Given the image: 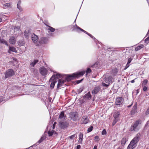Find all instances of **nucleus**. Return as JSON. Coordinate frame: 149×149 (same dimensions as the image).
I'll use <instances>...</instances> for the list:
<instances>
[{
	"mask_svg": "<svg viewBox=\"0 0 149 149\" xmlns=\"http://www.w3.org/2000/svg\"><path fill=\"white\" fill-rule=\"evenodd\" d=\"M2 19L0 18V22H2Z\"/></svg>",
	"mask_w": 149,
	"mask_h": 149,
	"instance_id": "55",
	"label": "nucleus"
},
{
	"mask_svg": "<svg viewBox=\"0 0 149 149\" xmlns=\"http://www.w3.org/2000/svg\"><path fill=\"white\" fill-rule=\"evenodd\" d=\"M118 119L117 118L115 119L114 118V119L113 121V125H115L116 123V122L118 121Z\"/></svg>",
	"mask_w": 149,
	"mask_h": 149,
	"instance_id": "40",
	"label": "nucleus"
},
{
	"mask_svg": "<svg viewBox=\"0 0 149 149\" xmlns=\"http://www.w3.org/2000/svg\"><path fill=\"white\" fill-rule=\"evenodd\" d=\"M124 101V99L122 97H118L116 99V104L118 105L122 104Z\"/></svg>",
	"mask_w": 149,
	"mask_h": 149,
	"instance_id": "7",
	"label": "nucleus"
},
{
	"mask_svg": "<svg viewBox=\"0 0 149 149\" xmlns=\"http://www.w3.org/2000/svg\"><path fill=\"white\" fill-rule=\"evenodd\" d=\"M81 148V146L79 145H78L77 147V149H80Z\"/></svg>",
	"mask_w": 149,
	"mask_h": 149,
	"instance_id": "51",
	"label": "nucleus"
},
{
	"mask_svg": "<svg viewBox=\"0 0 149 149\" xmlns=\"http://www.w3.org/2000/svg\"><path fill=\"white\" fill-rule=\"evenodd\" d=\"M56 123V122H54L53 125V129H54L55 127V125Z\"/></svg>",
	"mask_w": 149,
	"mask_h": 149,
	"instance_id": "49",
	"label": "nucleus"
},
{
	"mask_svg": "<svg viewBox=\"0 0 149 149\" xmlns=\"http://www.w3.org/2000/svg\"><path fill=\"white\" fill-rule=\"evenodd\" d=\"M59 125L61 128H64L68 126V124L66 122H60Z\"/></svg>",
	"mask_w": 149,
	"mask_h": 149,
	"instance_id": "12",
	"label": "nucleus"
},
{
	"mask_svg": "<svg viewBox=\"0 0 149 149\" xmlns=\"http://www.w3.org/2000/svg\"><path fill=\"white\" fill-rule=\"evenodd\" d=\"M40 71L41 74L42 75H46L47 73V70L45 68L43 67H41L40 68Z\"/></svg>",
	"mask_w": 149,
	"mask_h": 149,
	"instance_id": "8",
	"label": "nucleus"
},
{
	"mask_svg": "<svg viewBox=\"0 0 149 149\" xmlns=\"http://www.w3.org/2000/svg\"><path fill=\"white\" fill-rule=\"evenodd\" d=\"M143 46L144 45H140L138 46L137 47H136L135 50L136 51H138L143 48Z\"/></svg>",
	"mask_w": 149,
	"mask_h": 149,
	"instance_id": "29",
	"label": "nucleus"
},
{
	"mask_svg": "<svg viewBox=\"0 0 149 149\" xmlns=\"http://www.w3.org/2000/svg\"><path fill=\"white\" fill-rule=\"evenodd\" d=\"M83 134L82 133H80L79 135V140L78 142L80 143L81 144L83 141Z\"/></svg>",
	"mask_w": 149,
	"mask_h": 149,
	"instance_id": "24",
	"label": "nucleus"
},
{
	"mask_svg": "<svg viewBox=\"0 0 149 149\" xmlns=\"http://www.w3.org/2000/svg\"><path fill=\"white\" fill-rule=\"evenodd\" d=\"M94 139L95 141H98L99 140V137L98 136H95Z\"/></svg>",
	"mask_w": 149,
	"mask_h": 149,
	"instance_id": "42",
	"label": "nucleus"
},
{
	"mask_svg": "<svg viewBox=\"0 0 149 149\" xmlns=\"http://www.w3.org/2000/svg\"><path fill=\"white\" fill-rule=\"evenodd\" d=\"M126 138H123L121 140V144L123 145H124L126 142Z\"/></svg>",
	"mask_w": 149,
	"mask_h": 149,
	"instance_id": "33",
	"label": "nucleus"
},
{
	"mask_svg": "<svg viewBox=\"0 0 149 149\" xmlns=\"http://www.w3.org/2000/svg\"><path fill=\"white\" fill-rule=\"evenodd\" d=\"M48 29L49 30L51 31V32H53L54 31H55V29L52 28V27L49 26H48Z\"/></svg>",
	"mask_w": 149,
	"mask_h": 149,
	"instance_id": "35",
	"label": "nucleus"
},
{
	"mask_svg": "<svg viewBox=\"0 0 149 149\" xmlns=\"http://www.w3.org/2000/svg\"><path fill=\"white\" fill-rule=\"evenodd\" d=\"M91 70L90 68H88L86 71V75H87V74L88 73H90L91 72Z\"/></svg>",
	"mask_w": 149,
	"mask_h": 149,
	"instance_id": "41",
	"label": "nucleus"
},
{
	"mask_svg": "<svg viewBox=\"0 0 149 149\" xmlns=\"http://www.w3.org/2000/svg\"><path fill=\"white\" fill-rule=\"evenodd\" d=\"M21 4V1L20 0L18 1L17 4V8L19 9L20 11H22L23 10V9L20 6Z\"/></svg>",
	"mask_w": 149,
	"mask_h": 149,
	"instance_id": "23",
	"label": "nucleus"
},
{
	"mask_svg": "<svg viewBox=\"0 0 149 149\" xmlns=\"http://www.w3.org/2000/svg\"><path fill=\"white\" fill-rule=\"evenodd\" d=\"M136 144L132 141L127 147V149H133L136 146Z\"/></svg>",
	"mask_w": 149,
	"mask_h": 149,
	"instance_id": "15",
	"label": "nucleus"
},
{
	"mask_svg": "<svg viewBox=\"0 0 149 149\" xmlns=\"http://www.w3.org/2000/svg\"><path fill=\"white\" fill-rule=\"evenodd\" d=\"M48 41V39L45 37H42L40 38L38 43H36V45L39 46L42 44H45L47 43Z\"/></svg>",
	"mask_w": 149,
	"mask_h": 149,
	"instance_id": "4",
	"label": "nucleus"
},
{
	"mask_svg": "<svg viewBox=\"0 0 149 149\" xmlns=\"http://www.w3.org/2000/svg\"><path fill=\"white\" fill-rule=\"evenodd\" d=\"M148 122H149V121H148Z\"/></svg>",
	"mask_w": 149,
	"mask_h": 149,
	"instance_id": "61",
	"label": "nucleus"
},
{
	"mask_svg": "<svg viewBox=\"0 0 149 149\" xmlns=\"http://www.w3.org/2000/svg\"><path fill=\"white\" fill-rule=\"evenodd\" d=\"M129 66L130 65L129 64L127 63L126 65L125 66V67L124 69V70H126L128 67H129Z\"/></svg>",
	"mask_w": 149,
	"mask_h": 149,
	"instance_id": "46",
	"label": "nucleus"
},
{
	"mask_svg": "<svg viewBox=\"0 0 149 149\" xmlns=\"http://www.w3.org/2000/svg\"><path fill=\"white\" fill-rule=\"evenodd\" d=\"M148 83V80L146 79H145L143 81L142 83L143 85H146Z\"/></svg>",
	"mask_w": 149,
	"mask_h": 149,
	"instance_id": "39",
	"label": "nucleus"
},
{
	"mask_svg": "<svg viewBox=\"0 0 149 149\" xmlns=\"http://www.w3.org/2000/svg\"><path fill=\"white\" fill-rule=\"evenodd\" d=\"M78 115V113L77 112H72L69 114L70 118L74 121L77 120Z\"/></svg>",
	"mask_w": 149,
	"mask_h": 149,
	"instance_id": "3",
	"label": "nucleus"
},
{
	"mask_svg": "<svg viewBox=\"0 0 149 149\" xmlns=\"http://www.w3.org/2000/svg\"><path fill=\"white\" fill-rule=\"evenodd\" d=\"M85 73V71L83 70L79 72L73 73L71 75H67L65 77L66 80L68 81L73 79L74 78H78L83 75Z\"/></svg>",
	"mask_w": 149,
	"mask_h": 149,
	"instance_id": "1",
	"label": "nucleus"
},
{
	"mask_svg": "<svg viewBox=\"0 0 149 149\" xmlns=\"http://www.w3.org/2000/svg\"><path fill=\"white\" fill-rule=\"evenodd\" d=\"M75 135H76V134H74L72 135H71V136H70V138L71 139H72L75 136Z\"/></svg>",
	"mask_w": 149,
	"mask_h": 149,
	"instance_id": "47",
	"label": "nucleus"
},
{
	"mask_svg": "<svg viewBox=\"0 0 149 149\" xmlns=\"http://www.w3.org/2000/svg\"><path fill=\"white\" fill-rule=\"evenodd\" d=\"M19 42H22V41H19Z\"/></svg>",
	"mask_w": 149,
	"mask_h": 149,
	"instance_id": "60",
	"label": "nucleus"
},
{
	"mask_svg": "<svg viewBox=\"0 0 149 149\" xmlns=\"http://www.w3.org/2000/svg\"><path fill=\"white\" fill-rule=\"evenodd\" d=\"M51 81L52 82V83L50 84V87L52 89L54 87V85L56 83V80L53 79L52 80V81Z\"/></svg>",
	"mask_w": 149,
	"mask_h": 149,
	"instance_id": "26",
	"label": "nucleus"
},
{
	"mask_svg": "<svg viewBox=\"0 0 149 149\" xmlns=\"http://www.w3.org/2000/svg\"><path fill=\"white\" fill-rule=\"evenodd\" d=\"M147 87L146 86H145L143 88V90L144 91H146L147 90Z\"/></svg>",
	"mask_w": 149,
	"mask_h": 149,
	"instance_id": "48",
	"label": "nucleus"
},
{
	"mask_svg": "<svg viewBox=\"0 0 149 149\" xmlns=\"http://www.w3.org/2000/svg\"><path fill=\"white\" fill-rule=\"evenodd\" d=\"M59 118L61 119H63L65 118L64 114L63 112L61 113L59 116Z\"/></svg>",
	"mask_w": 149,
	"mask_h": 149,
	"instance_id": "30",
	"label": "nucleus"
},
{
	"mask_svg": "<svg viewBox=\"0 0 149 149\" xmlns=\"http://www.w3.org/2000/svg\"><path fill=\"white\" fill-rule=\"evenodd\" d=\"M88 118L86 116H84L81 120V123L82 124H86L88 123Z\"/></svg>",
	"mask_w": 149,
	"mask_h": 149,
	"instance_id": "10",
	"label": "nucleus"
},
{
	"mask_svg": "<svg viewBox=\"0 0 149 149\" xmlns=\"http://www.w3.org/2000/svg\"><path fill=\"white\" fill-rule=\"evenodd\" d=\"M45 139V137L44 136H42L41 137V138L40 139V140L38 141V143H41Z\"/></svg>",
	"mask_w": 149,
	"mask_h": 149,
	"instance_id": "36",
	"label": "nucleus"
},
{
	"mask_svg": "<svg viewBox=\"0 0 149 149\" xmlns=\"http://www.w3.org/2000/svg\"><path fill=\"white\" fill-rule=\"evenodd\" d=\"M31 38L33 42L36 45V43H38V36L33 33L31 36Z\"/></svg>",
	"mask_w": 149,
	"mask_h": 149,
	"instance_id": "9",
	"label": "nucleus"
},
{
	"mask_svg": "<svg viewBox=\"0 0 149 149\" xmlns=\"http://www.w3.org/2000/svg\"><path fill=\"white\" fill-rule=\"evenodd\" d=\"M109 84H105L104 83H102V85L104 87H107L108 86H109Z\"/></svg>",
	"mask_w": 149,
	"mask_h": 149,
	"instance_id": "44",
	"label": "nucleus"
},
{
	"mask_svg": "<svg viewBox=\"0 0 149 149\" xmlns=\"http://www.w3.org/2000/svg\"><path fill=\"white\" fill-rule=\"evenodd\" d=\"M93 127L92 126H91L88 129L87 131L88 132H90L92 130Z\"/></svg>",
	"mask_w": 149,
	"mask_h": 149,
	"instance_id": "37",
	"label": "nucleus"
},
{
	"mask_svg": "<svg viewBox=\"0 0 149 149\" xmlns=\"http://www.w3.org/2000/svg\"><path fill=\"white\" fill-rule=\"evenodd\" d=\"M8 52L9 53H11L12 52H16L17 50L14 47L10 46Z\"/></svg>",
	"mask_w": 149,
	"mask_h": 149,
	"instance_id": "21",
	"label": "nucleus"
},
{
	"mask_svg": "<svg viewBox=\"0 0 149 149\" xmlns=\"http://www.w3.org/2000/svg\"><path fill=\"white\" fill-rule=\"evenodd\" d=\"M141 136V134L140 133H138L137 134L136 136L133 138L132 141L134 142V143H136L139 140V138Z\"/></svg>",
	"mask_w": 149,
	"mask_h": 149,
	"instance_id": "13",
	"label": "nucleus"
},
{
	"mask_svg": "<svg viewBox=\"0 0 149 149\" xmlns=\"http://www.w3.org/2000/svg\"><path fill=\"white\" fill-rule=\"evenodd\" d=\"M148 40H149V36L145 40V41L146 42L147 41H148Z\"/></svg>",
	"mask_w": 149,
	"mask_h": 149,
	"instance_id": "52",
	"label": "nucleus"
},
{
	"mask_svg": "<svg viewBox=\"0 0 149 149\" xmlns=\"http://www.w3.org/2000/svg\"><path fill=\"white\" fill-rule=\"evenodd\" d=\"M118 70L116 68H115L113 69L112 71V73L115 76L116 75L117 73L118 72Z\"/></svg>",
	"mask_w": 149,
	"mask_h": 149,
	"instance_id": "27",
	"label": "nucleus"
},
{
	"mask_svg": "<svg viewBox=\"0 0 149 149\" xmlns=\"http://www.w3.org/2000/svg\"><path fill=\"white\" fill-rule=\"evenodd\" d=\"M0 43L4 44L7 46L8 45L7 42L5 40L3 39H1Z\"/></svg>",
	"mask_w": 149,
	"mask_h": 149,
	"instance_id": "31",
	"label": "nucleus"
},
{
	"mask_svg": "<svg viewBox=\"0 0 149 149\" xmlns=\"http://www.w3.org/2000/svg\"><path fill=\"white\" fill-rule=\"evenodd\" d=\"M137 93H138V90H137Z\"/></svg>",
	"mask_w": 149,
	"mask_h": 149,
	"instance_id": "58",
	"label": "nucleus"
},
{
	"mask_svg": "<svg viewBox=\"0 0 149 149\" xmlns=\"http://www.w3.org/2000/svg\"><path fill=\"white\" fill-rule=\"evenodd\" d=\"M101 88L99 86H97L95 87L92 91V93L93 94H97L100 90Z\"/></svg>",
	"mask_w": 149,
	"mask_h": 149,
	"instance_id": "14",
	"label": "nucleus"
},
{
	"mask_svg": "<svg viewBox=\"0 0 149 149\" xmlns=\"http://www.w3.org/2000/svg\"><path fill=\"white\" fill-rule=\"evenodd\" d=\"M93 149H97V147L96 146H94Z\"/></svg>",
	"mask_w": 149,
	"mask_h": 149,
	"instance_id": "53",
	"label": "nucleus"
},
{
	"mask_svg": "<svg viewBox=\"0 0 149 149\" xmlns=\"http://www.w3.org/2000/svg\"><path fill=\"white\" fill-rule=\"evenodd\" d=\"M11 5L10 3H7L3 5L4 8H6L7 7L10 6Z\"/></svg>",
	"mask_w": 149,
	"mask_h": 149,
	"instance_id": "32",
	"label": "nucleus"
},
{
	"mask_svg": "<svg viewBox=\"0 0 149 149\" xmlns=\"http://www.w3.org/2000/svg\"><path fill=\"white\" fill-rule=\"evenodd\" d=\"M140 120H136L135 122L133 123L129 129V131L130 132L132 131H135L138 130V126L140 123Z\"/></svg>",
	"mask_w": 149,
	"mask_h": 149,
	"instance_id": "2",
	"label": "nucleus"
},
{
	"mask_svg": "<svg viewBox=\"0 0 149 149\" xmlns=\"http://www.w3.org/2000/svg\"><path fill=\"white\" fill-rule=\"evenodd\" d=\"M130 107V106H128V107Z\"/></svg>",
	"mask_w": 149,
	"mask_h": 149,
	"instance_id": "59",
	"label": "nucleus"
},
{
	"mask_svg": "<svg viewBox=\"0 0 149 149\" xmlns=\"http://www.w3.org/2000/svg\"><path fill=\"white\" fill-rule=\"evenodd\" d=\"M65 81V80L63 79H60L58 81V83L57 86V88H58L63 86Z\"/></svg>",
	"mask_w": 149,
	"mask_h": 149,
	"instance_id": "18",
	"label": "nucleus"
},
{
	"mask_svg": "<svg viewBox=\"0 0 149 149\" xmlns=\"http://www.w3.org/2000/svg\"><path fill=\"white\" fill-rule=\"evenodd\" d=\"M106 134V131L105 129H104L102 132V134L103 135H105Z\"/></svg>",
	"mask_w": 149,
	"mask_h": 149,
	"instance_id": "43",
	"label": "nucleus"
},
{
	"mask_svg": "<svg viewBox=\"0 0 149 149\" xmlns=\"http://www.w3.org/2000/svg\"><path fill=\"white\" fill-rule=\"evenodd\" d=\"M74 29H75L76 31H79L80 30L84 32V33H86L87 35L88 34H89V33H88L87 32L79 27L76 24L75 26H74Z\"/></svg>",
	"mask_w": 149,
	"mask_h": 149,
	"instance_id": "17",
	"label": "nucleus"
},
{
	"mask_svg": "<svg viewBox=\"0 0 149 149\" xmlns=\"http://www.w3.org/2000/svg\"><path fill=\"white\" fill-rule=\"evenodd\" d=\"M62 77L61 75L59 73L56 74H54L52 75V77L50 79V81H52V80L54 79L55 78H59Z\"/></svg>",
	"mask_w": 149,
	"mask_h": 149,
	"instance_id": "16",
	"label": "nucleus"
},
{
	"mask_svg": "<svg viewBox=\"0 0 149 149\" xmlns=\"http://www.w3.org/2000/svg\"><path fill=\"white\" fill-rule=\"evenodd\" d=\"M119 114L117 112L116 113H115L114 115V118H117L118 119V118L119 116Z\"/></svg>",
	"mask_w": 149,
	"mask_h": 149,
	"instance_id": "34",
	"label": "nucleus"
},
{
	"mask_svg": "<svg viewBox=\"0 0 149 149\" xmlns=\"http://www.w3.org/2000/svg\"><path fill=\"white\" fill-rule=\"evenodd\" d=\"M91 96L90 92H88L84 96V98H85L88 99H91Z\"/></svg>",
	"mask_w": 149,
	"mask_h": 149,
	"instance_id": "25",
	"label": "nucleus"
},
{
	"mask_svg": "<svg viewBox=\"0 0 149 149\" xmlns=\"http://www.w3.org/2000/svg\"><path fill=\"white\" fill-rule=\"evenodd\" d=\"M91 38H94V37L92 36L91 34L89 33L88 34V35Z\"/></svg>",
	"mask_w": 149,
	"mask_h": 149,
	"instance_id": "50",
	"label": "nucleus"
},
{
	"mask_svg": "<svg viewBox=\"0 0 149 149\" xmlns=\"http://www.w3.org/2000/svg\"><path fill=\"white\" fill-rule=\"evenodd\" d=\"M113 78L112 77L110 76L105 77L104 80V81L108 84H110L112 82Z\"/></svg>",
	"mask_w": 149,
	"mask_h": 149,
	"instance_id": "11",
	"label": "nucleus"
},
{
	"mask_svg": "<svg viewBox=\"0 0 149 149\" xmlns=\"http://www.w3.org/2000/svg\"><path fill=\"white\" fill-rule=\"evenodd\" d=\"M30 32V29L29 28L26 29L24 32V35L27 38H29V35Z\"/></svg>",
	"mask_w": 149,
	"mask_h": 149,
	"instance_id": "20",
	"label": "nucleus"
},
{
	"mask_svg": "<svg viewBox=\"0 0 149 149\" xmlns=\"http://www.w3.org/2000/svg\"><path fill=\"white\" fill-rule=\"evenodd\" d=\"M38 62V60H34L33 62L30 63V65L32 67H34L36 64Z\"/></svg>",
	"mask_w": 149,
	"mask_h": 149,
	"instance_id": "28",
	"label": "nucleus"
},
{
	"mask_svg": "<svg viewBox=\"0 0 149 149\" xmlns=\"http://www.w3.org/2000/svg\"><path fill=\"white\" fill-rule=\"evenodd\" d=\"M11 32L13 33H14L16 32V34H19L21 33V31L18 26L16 27L15 26H13V29L11 30Z\"/></svg>",
	"mask_w": 149,
	"mask_h": 149,
	"instance_id": "6",
	"label": "nucleus"
},
{
	"mask_svg": "<svg viewBox=\"0 0 149 149\" xmlns=\"http://www.w3.org/2000/svg\"><path fill=\"white\" fill-rule=\"evenodd\" d=\"M136 109L137 107L136 106L134 105L132 108L131 111V114L132 115L136 113Z\"/></svg>",
	"mask_w": 149,
	"mask_h": 149,
	"instance_id": "22",
	"label": "nucleus"
},
{
	"mask_svg": "<svg viewBox=\"0 0 149 149\" xmlns=\"http://www.w3.org/2000/svg\"><path fill=\"white\" fill-rule=\"evenodd\" d=\"M9 42L11 44L14 45L16 42L15 38L13 36H11L9 40Z\"/></svg>",
	"mask_w": 149,
	"mask_h": 149,
	"instance_id": "19",
	"label": "nucleus"
},
{
	"mask_svg": "<svg viewBox=\"0 0 149 149\" xmlns=\"http://www.w3.org/2000/svg\"><path fill=\"white\" fill-rule=\"evenodd\" d=\"M14 74V72L13 70L11 69H8L5 73V78H8L13 76Z\"/></svg>",
	"mask_w": 149,
	"mask_h": 149,
	"instance_id": "5",
	"label": "nucleus"
},
{
	"mask_svg": "<svg viewBox=\"0 0 149 149\" xmlns=\"http://www.w3.org/2000/svg\"><path fill=\"white\" fill-rule=\"evenodd\" d=\"M148 2V3L149 5V0H147Z\"/></svg>",
	"mask_w": 149,
	"mask_h": 149,
	"instance_id": "57",
	"label": "nucleus"
},
{
	"mask_svg": "<svg viewBox=\"0 0 149 149\" xmlns=\"http://www.w3.org/2000/svg\"><path fill=\"white\" fill-rule=\"evenodd\" d=\"M53 131H49L48 132V133L49 136H51L52 135L53 133Z\"/></svg>",
	"mask_w": 149,
	"mask_h": 149,
	"instance_id": "38",
	"label": "nucleus"
},
{
	"mask_svg": "<svg viewBox=\"0 0 149 149\" xmlns=\"http://www.w3.org/2000/svg\"><path fill=\"white\" fill-rule=\"evenodd\" d=\"M132 60V58H129L128 59V62H127V63L129 64L131 62Z\"/></svg>",
	"mask_w": 149,
	"mask_h": 149,
	"instance_id": "45",
	"label": "nucleus"
},
{
	"mask_svg": "<svg viewBox=\"0 0 149 149\" xmlns=\"http://www.w3.org/2000/svg\"><path fill=\"white\" fill-rule=\"evenodd\" d=\"M82 91V89H81L80 91H79V93H80V92H81Z\"/></svg>",
	"mask_w": 149,
	"mask_h": 149,
	"instance_id": "56",
	"label": "nucleus"
},
{
	"mask_svg": "<svg viewBox=\"0 0 149 149\" xmlns=\"http://www.w3.org/2000/svg\"><path fill=\"white\" fill-rule=\"evenodd\" d=\"M134 82H135V81H134V79H133V80H132L131 81V82L132 83H134Z\"/></svg>",
	"mask_w": 149,
	"mask_h": 149,
	"instance_id": "54",
	"label": "nucleus"
}]
</instances>
